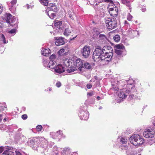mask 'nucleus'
<instances>
[{
    "label": "nucleus",
    "instance_id": "f257e3e1",
    "mask_svg": "<svg viewBox=\"0 0 155 155\" xmlns=\"http://www.w3.org/2000/svg\"><path fill=\"white\" fill-rule=\"evenodd\" d=\"M108 48H111L109 47L104 46L102 49L100 47H98L94 52L92 58L94 62H97L99 64L104 65L107 64L110 61V58H111L112 53H110L105 58L106 53L107 52L104 51Z\"/></svg>",
    "mask_w": 155,
    "mask_h": 155
},
{
    "label": "nucleus",
    "instance_id": "f03ea898",
    "mask_svg": "<svg viewBox=\"0 0 155 155\" xmlns=\"http://www.w3.org/2000/svg\"><path fill=\"white\" fill-rule=\"evenodd\" d=\"M128 81H117V80H112L111 82L112 87L110 88V91H114L117 93V91L119 89H121L122 87L125 85L126 83H127Z\"/></svg>",
    "mask_w": 155,
    "mask_h": 155
},
{
    "label": "nucleus",
    "instance_id": "7ed1b4c3",
    "mask_svg": "<svg viewBox=\"0 0 155 155\" xmlns=\"http://www.w3.org/2000/svg\"><path fill=\"white\" fill-rule=\"evenodd\" d=\"M130 142L135 146H139L144 143V140L138 134H134L130 138Z\"/></svg>",
    "mask_w": 155,
    "mask_h": 155
},
{
    "label": "nucleus",
    "instance_id": "20e7f679",
    "mask_svg": "<svg viewBox=\"0 0 155 155\" xmlns=\"http://www.w3.org/2000/svg\"><path fill=\"white\" fill-rule=\"evenodd\" d=\"M106 26L109 29L112 30L116 28L117 26V20L115 18H107L105 19Z\"/></svg>",
    "mask_w": 155,
    "mask_h": 155
},
{
    "label": "nucleus",
    "instance_id": "39448f33",
    "mask_svg": "<svg viewBox=\"0 0 155 155\" xmlns=\"http://www.w3.org/2000/svg\"><path fill=\"white\" fill-rule=\"evenodd\" d=\"M74 63L77 69V72H76L75 73L83 72L84 69L83 64L84 61L81 59L78 58L75 62L74 61Z\"/></svg>",
    "mask_w": 155,
    "mask_h": 155
},
{
    "label": "nucleus",
    "instance_id": "423d86ee",
    "mask_svg": "<svg viewBox=\"0 0 155 155\" xmlns=\"http://www.w3.org/2000/svg\"><path fill=\"white\" fill-rule=\"evenodd\" d=\"M116 48L115 52L118 55L123 56L126 54V52L124 46L122 45H115Z\"/></svg>",
    "mask_w": 155,
    "mask_h": 155
},
{
    "label": "nucleus",
    "instance_id": "0eeeda50",
    "mask_svg": "<svg viewBox=\"0 0 155 155\" xmlns=\"http://www.w3.org/2000/svg\"><path fill=\"white\" fill-rule=\"evenodd\" d=\"M91 48L89 46H85L81 51V53L83 56L85 58L88 57L90 54Z\"/></svg>",
    "mask_w": 155,
    "mask_h": 155
},
{
    "label": "nucleus",
    "instance_id": "6e6552de",
    "mask_svg": "<svg viewBox=\"0 0 155 155\" xmlns=\"http://www.w3.org/2000/svg\"><path fill=\"white\" fill-rule=\"evenodd\" d=\"M155 131L153 129H148L143 132V136L146 138H151L154 135Z\"/></svg>",
    "mask_w": 155,
    "mask_h": 155
},
{
    "label": "nucleus",
    "instance_id": "1a4fd4ad",
    "mask_svg": "<svg viewBox=\"0 0 155 155\" xmlns=\"http://www.w3.org/2000/svg\"><path fill=\"white\" fill-rule=\"evenodd\" d=\"M108 10L110 15L114 17H116L117 15L118 12V9L116 6L111 8L110 5H109L107 7Z\"/></svg>",
    "mask_w": 155,
    "mask_h": 155
},
{
    "label": "nucleus",
    "instance_id": "9d476101",
    "mask_svg": "<svg viewBox=\"0 0 155 155\" xmlns=\"http://www.w3.org/2000/svg\"><path fill=\"white\" fill-rule=\"evenodd\" d=\"M126 88H123V89H119L117 91V92H114L116 93L117 96L121 99L123 100L126 98L127 97V95L125 94L124 92H126Z\"/></svg>",
    "mask_w": 155,
    "mask_h": 155
},
{
    "label": "nucleus",
    "instance_id": "9b49d317",
    "mask_svg": "<svg viewBox=\"0 0 155 155\" xmlns=\"http://www.w3.org/2000/svg\"><path fill=\"white\" fill-rule=\"evenodd\" d=\"M28 143L31 146H33L34 147L39 146V142L38 141V137H35L29 140Z\"/></svg>",
    "mask_w": 155,
    "mask_h": 155
},
{
    "label": "nucleus",
    "instance_id": "f8f14e48",
    "mask_svg": "<svg viewBox=\"0 0 155 155\" xmlns=\"http://www.w3.org/2000/svg\"><path fill=\"white\" fill-rule=\"evenodd\" d=\"M38 141L39 142V146L44 148L47 146L48 141L44 138L41 137H38Z\"/></svg>",
    "mask_w": 155,
    "mask_h": 155
},
{
    "label": "nucleus",
    "instance_id": "ddd939ff",
    "mask_svg": "<svg viewBox=\"0 0 155 155\" xmlns=\"http://www.w3.org/2000/svg\"><path fill=\"white\" fill-rule=\"evenodd\" d=\"M79 116L81 120H86L89 117V114L87 111L81 110L80 112Z\"/></svg>",
    "mask_w": 155,
    "mask_h": 155
},
{
    "label": "nucleus",
    "instance_id": "4468645a",
    "mask_svg": "<svg viewBox=\"0 0 155 155\" xmlns=\"http://www.w3.org/2000/svg\"><path fill=\"white\" fill-rule=\"evenodd\" d=\"M53 69L57 74H61L64 71L65 69L61 65L59 64L54 67Z\"/></svg>",
    "mask_w": 155,
    "mask_h": 155
},
{
    "label": "nucleus",
    "instance_id": "2eb2a0df",
    "mask_svg": "<svg viewBox=\"0 0 155 155\" xmlns=\"http://www.w3.org/2000/svg\"><path fill=\"white\" fill-rule=\"evenodd\" d=\"M67 71L69 73H71L75 71L77 72V69L75 65L74 61L73 62H71V64L68 67Z\"/></svg>",
    "mask_w": 155,
    "mask_h": 155
},
{
    "label": "nucleus",
    "instance_id": "dca6fc26",
    "mask_svg": "<svg viewBox=\"0 0 155 155\" xmlns=\"http://www.w3.org/2000/svg\"><path fill=\"white\" fill-rule=\"evenodd\" d=\"M132 82H133V81L131 80H129L128 81L127 83V88H126V93L129 94L131 92L130 89L133 88V84L132 83H131Z\"/></svg>",
    "mask_w": 155,
    "mask_h": 155
},
{
    "label": "nucleus",
    "instance_id": "f3484780",
    "mask_svg": "<svg viewBox=\"0 0 155 155\" xmlns=\"http://www.w3.org/2000/svg\"><path fill=\"white\" fill-rule=\"evenodd\" d=\"M64 38L62 37H55V39L56 40L55 42V44L57 46L62 45L64 44Z\"/></svg>",
    "mask_w": 155,
    "mask_h": 155
},
{
    "label": "nucleus",
    "instance_id": "a211bd4d",
    "mask_svg": "<svg viewBox=\"0 0 155 155\" xmlns=\"http://www.w3.org/2000/svg\"><path fill=\"white\" fill-rule=\"evenodd\" d=\"M128 35L131 37H134L138 35V32L135 30L130 29L127 31Z\"/></svg>",
    "mask_w": 155,
    "mask_h": 155
},
{
    "label": "nucleus",
    "instance_id": "6ab92c4d",
    "mask_svg": "<svg viewBox=\"0 0 155 155\" xmlns=\"http://www.w3.org/2000/svg\"><path fill=\"white\" fill-rule=\"evenodd\" d=\"M120 148L122 150H126V153L127 155H135L133 152H131L130 153H129L128 150H130V148L128 150V147L125 145H122L120 147Z\"/></svg>",
    "mask_w": 155,
    "mask_h": 155
},
{
    "label": "nucleus",
    "instance_id": "aec40b11",
    "mask_svg": "<svg viewBox=\"0 0 155 155\" xmlns=\"http://www.w3.org/2000/svg\"><path fill=\"white\" fill-rule=\"evenodd\" d=\"M62 134V131L59 130L56 133H51L50 135L52 136V137L54 139H55L57 137H60L61 136V134Z\"/></svg>",
    "mask_w": 155,
    "mask_h": 155
},
{
    "label": "nucleus",
    "instance_id": "412c9836",
    "mask_svg": "<svg viewBox=\"0 0 155 155\" xmlns=\"http://www.w3.org/2000/svg\"><path fill=\"white\" fill-rule=\"evenodd\" d=\"M62 24V23L61 21L58 20H56L54 21L55 27L60 30H61L62 29V27H61Z\"/></svg>",
    "mask_w": 155,
    "mask_h": 155
},
{
    "label": "nucleus",
    "instance_id": "4be33fe9",
    "mask_svg": "<svg viewBox=\"0 0 155 155\" xmlns=\"http://www.w3.org/2000/svg\"><path fill=\"white\" fill-rule=\"evenodd\" d=\"M57 63L53 61L49 60V61L48 62V66L47 68H49L51 69H53L54 67L56 66Z\"/></svg>",
    "mask_w": 155,
    "mask_h": 155
},
{
    "label": "nucleus",
    "instance_id": "5701e85b",
    "mask_svg": "<svg viewBox=\"0 0 155 155\" xmlns=\"http://www.w3.org/2000/svg\"><path fill=\"white\" fill-rule=\"evenodd\" d=\"M74 61L71 59H66L63 61V63L66 66L68 67L71 64V62H73Z\"/></svg>",
    "mask_w": 155,
    "mask_h": 155
},
{
    "label": "nucleus",
    "instance_id": "b1692460",
    "mask_svg": "<svg viewBox=\"0 0 155 155\" xmlns=\"http://www.w3.org/2000/svg\"><path fill=\"white\" fill-rule=\"evenodd\" d=\"M51 53V51L49 48H47L46 49H45L42 50L41 51V53L42 54L45 56H47V55L50 54Z\"/></svg>",
    "mask_w": 155,
    "mask_h": 155
},
{
    "label": "nucleus",
    "instance_id": "393cba45",
    "mask_svg": "<svg viewBox=\"0 0 155 155\" xmlns=\"http://www.w3.org/2000/svg\"><path fill=\"white\" fill-rule=\"evenodd\" d=\"M7 147L8 148V150H5L3 154L5 155H14V152L12 151L10 149H9V147H8V146H7Z\"/></svg>",
    "mask_w": 155,
    "mask_h": 155
},
{
    "label": "nucleus",
    "instance_id": "a878e982",
    "mask_svg": "<svg viewBox=\"0 0 155 155\" xmlns=\"http://www.w3.org/2000/svg\"><path fill=\"white\" fill-rule=\"evenodd\" d=\"M48 9H47L46 10V14L51 19H53L55 16V14L54 13H51V11H48Z\"/></svg>",
    "mask_w": 155,
    "mask_h": 155
},
{
    "label": "nucleus",
    "instance_id": "bb28decb",
    "mask_svg": "<svg viewBox=\"0 0 155 155\" xmlns=\"http://www.w3.org/2000/svg\"><path fill=\"white\" fill-rule=\"evenodd\" d=\"M107 47H110L111 49H110V48H109V49H107V50H105V51H104V52H107V53H106V55H105V58H106V57H107V55H108V54L109 53H112V55H111V58H110V61H111V58H112V56L113 55V52H112V51H113V50H112V48L110 47V46H106Z\"/></svg>",
    "mask_w": 155,
    "mask_h": 155
},
{
    "label": "nucleus",
    "instance_id": "cd10ccee",
    "mask_svg": "<svg viewBox=\"0 0 155 155\" xmlns=\"http://www.w3.org/2000/svg\"><path fill=\"white\" fill-rule=\"evenodd\" d=\"M70 153V149L68 148L65 147L62 152V155H68Z\"/></svg>",
    "mask_w": 155,
    "mask_h": 155
},
{
    "label": "nucleus",
    "instance_id": "c85d7f7f",
    "mask_svg": "<svg viewBox=\"0 0 155 155\" xmlns=\"http://www.w3.org/2000/svg\"><path fill=\"white\" fill-rule=\"evenodd\" d=\"M72 30L71 29L69 28H67L65 29L64 31V35L66 36H68L70 33H71Z\"/></svg>",
    "mask_w": 155,
    "mask_h": 155
},
{
    "label": "nucleus",
    "instance_id": "c756f323",
    "mask_svg": "<svg viewBox=\"0 0 155 155\" xmlns=\"http://www.w3.org/2000/svg\"><path fill=\"white\" fill-rule=\"evenodd\" d=\"M122 2V3L126 5V6L130 7V2L129 0H121Z\"/></svg>",
    "mask_w": 155,
    "mask_h": 155
},
{
    "label": "nucleus",
    "instance_id": "7c9ffc66",
    "mask_svg": "<svg viewBox=\"0 0 155 155\" xmlns=\"http://www.w3.org/2000/svg\"><path fill=\"white\" fill-rule=\"evenodd\" d=\"M83 64L84 69H90L91 68V65L88 62H84Z\"/></svg>",
    "mask_w": 155,
    "mask_h": 155
},
{
    "label": "nucleus",
    "instance_id": "2f4dec72",
    "mask_svg": "<svg viewBox=\"0 0 155 155\" xmlns=\"http://www.w3.org/2000/svg\"><path fill=\"white\" fill-rule=\"evenodd\" d=\"M11 18L12 15L10 14H7L6 18V22L8 23H10Z\"/></svg>",
    "mask_w": 155,
    "mask_h": 155
},
{
    "label": "nucleus",
    "instance_id": "473e14b6",
    "mask_svg": "<svg viewBox=\"0 0 155 155\" xmlns=\"http://www.w3.org/2000/svg\"><path fill=\"white\" fill-rule=\"evenodd\" d=\"M99 40H101L102 41H106L107 39L106 36L104 35L101 34L99 35Z\"/></svg>",
    "mask_w": 155,
    "mask_h": 155
},
{
    "label": "nucleus",
    "instance_id": "72a5a7b5",
    "mask_svg": "<svg viewBox=\"0 0 155 155\" xmlns=\"http://www.w3.org/2000/svg\"><path fill=\"white\" fill-rule=\"evenodd\" d=\"M0 41H1L2 43L6 44L7 43L5 40V37L4 35L2 34L1 37L0 38Z\"/></svg>",
    "mask_w": 155,
    "mask_h": 155
},
{
    "label": "nucleus",
    "instance_id": "f704fd0d",
    "mask_svg": "<svg viewBox=\"0 0 155 155\" xmlns=\"http://www.w3.org/2000/svg\"><path fill=\"white\" fill-rule=\"evenodd\" d=\"M40 3L43 5L47 6L48 4V0H39Z\"/></svg>",
    "mask_w": 155,
    "mask_h": 155
},
{
    "label": "nucleus",
    "instance_id": "c9c22d12",
    "mask_svg": "<svg viewBox=\"0 0 155 155\" xmlns=\"http://www.w3.org/2000/svg\"><path fill=\"white\" fill-rule=\"evenodd\" d=\"M56 56L55 54H53L51 55L49 57V59L50 60L53 61L55 62H56Z\"/></svg>",
    "mask_w": 155,
    "mask_h": 155
},
{
    "label": "nucleus",
    "instance_id": "e433bc0d",
    "mask_svg": "<svg viewBox=\"0 0 155 155\" xmlns=\"http://www.w3.org/2000/svg\"><path fill=\"white\" fill-rule=\"evenodd\" d=\"M120 142L122 144H125L127 143V140L125 138L122 137L120 139Z\"/></svg>",
    "mask_w": 155,
    "mask_h": 155
},
{
    "label": "nucleus",
    "instance_id": "4c0bfd02",
    "mask_svg": "<svg viewBox=\"0 0 155 155\" xmlns=\"http://www.w3.org/2000/svg\"><path fill=\"white\" fill-rule=\"evenodd\" d=\"M68 14L69 15V17L71 18L72 19H73V15L74 14L73 11L72 10H69L68 11Z\"/></svg>",
    "mask_w": 155,
    "mask_h": 155
},
{
    "label": "nucleus",
    "instance_id": "58836bf2",
    "mask_svg": "<svg viewBox=\"0 0 155 155\" xmlns=\"http://www.w3.org/2000/svg\"><path fill=\"white\" fill-rule=\"evenodd\" d=\"M113 39L115 42H118L120 41V38L119 35H117L113 37Z\"/></svg>",
    "mask_w": 155,
    "mask_h": 155
},
{
    "label": "nucleus",
    "instance_id": "ea45409f",
    "mask_svg": "<svg viewBox=\"0 0 155 155\" xmlns=\"http://www.w3.org/2000/svg\"><path fill=\"white\" fill-rule=\"evenodd\" d=\"M48 61L45 59H44L43 60V64L44 66L45 67H47Z\"/></svg>",
    "mask_w": 155,
    "mask_h": 155
},
{
    "label": "nucleus",
    "instance_id": "a19ab883",
    "mask_svg": "<svg viewBox=\"0 0 155 155\" xmlns=\"http://www.w3.org/2000/svg\"><path fill=\"white\" fill-rule=\"evenodd\" d=\"M133 17L129 13L127 16V19L129 21H132Z\"/></svg>",
    "mask_w": 155,
    "mask_h": 155
},
{
    "label": "nucleus",
    "instance_id": "79ce46f5",
    "mask_svg": "<svg viewBox=\"0 0 155 155\" xmlns=\"http://www.w3.org/2000/svg\"><path fill=\"white\" fill-rule=\"evenodd\" d=\"M64 50L62 48L58 52V53L60 55H63V54H65L64 53Z\"/></svg>",
    "mask_w": 155,
    "mask_h": 155
},
{
    "label": "nucleus",
    "instance_id": "37998d69",
    "mask_svg": "<svg viewBox=\"0 0 155 155\" xmlns=\"http://www.w3.org/2000/svg\"><path fill=\"white\" fill-rule=\"evenodd\" d=\"M6 109V107L5 106H2L0 107V112H2Z\"/></svg>",
    "mask_w": 155,
    "mask_h": 155
},
{
    "label": "nucleus",
    "instance_id": "c03bdc74",
    "mask_svg": "<svg viewBox=\"0 0 155 155\" xmlns=\"http://www.w3.org/2000/svg\"><path fill=\"white\" fill-rule=\"evenodd\" d=\"M26 139L25 137L23 135H20L19 136V139L21 140V141L24 140Z\"/></svg>",
    "mask_w": 155,
    "mask_h": 155
},
{
    "label": "nucleus",
    "instance_id": "a18cd8bd",
    "mask_svg": "<svg viewBox=\"0 0 155 155\" xmlns=\"http://www.w3.org/2000/svg\"><path fill=\"white\" fill-rule=\"evenodd\" d=\"M17 3L16 0H12L11 1V3L12 5V6L13 7V5H15Z\"/></svg>",
    "mask_w": 155,
    "mask_h": 155
},
{
    "label": "nucleus",
    "instance_id": "49530a36",
    "mask_svg": "<svg viewBox=\"0 0 155 155\" xmlns=\"http://www.w3.org/2000/svg\"><path fill=\"white\" fill-rule=\"evenodd\" d=\"M36 128L38 131H41L42 129V127L41 125H38L37 126Z\"/></svg>",
    "mask_w": 155,
    "mask_h": 155
},
{
    "label": "nucleus",
    "instance_id": "de8ad7c7",
    "mask_svg": "<svg viewBox=\"0 0 155 155\" xmlns=\"http://www.w3.org/2000/svg\"><path fill=\"white\" fill-rule=\"evenodd\" d=\"M104 1L105 2H110L109 4V5H110V4H113V3L112 0H104Z\"/></svg>",
    "mask_w": 155,
    "mask_h": 155
},
{
    "label": "nucleus",
    "instance_id": "09e8293b",
    "mask_svg": "<svg viewBox=\"0 0 155 155\" xmlns=\"http://www.w3.org/2000/svg\"><path fill=\"white\" fill-rule=\"evenodd\" d=\"M16 29H12L11 31H9V32L11 34H13L15 33Z\"/></svg>",
    "mask_w": 155,
    "mask_h": 155
},
{
    "label": "nucleus",
    "instance_id": "8fccbe9b",
    "mask_svg": "<svg viewBox=\"0 0 155 155\" xmlns=\"http://www.w3.org/2000/svg\"><path fill=\"white\" fill-rule=\"evenodd\" d=\"M27 117H28L26 114H23L21 116L22 118L24 120L26 119Z\"/></svg>",
    "mask_w": 155,
    "mask_h": 155
},
{
    "label": "nucleus",
    "instance_id": "3c124183",
    "mask_svg": "<svg viewBox=\"0 0 155 155\" xmlns=\"http://www.w3.org/2000/svg\"><path fill=\"white\" fill-rule=\"evenodd\" d=\"M15 152L16 153V155H23V154L21 153L19 151L15 150Z\"/></svg>",
    "mask_w": 155,
    "mask_h": 155
},
{
    "label": "nucleus",
    "instance_id": "603ef678",
    "mask_svg": "<svg viewBox=\"0 0 155 155\" xmlns=\"http://www.w3.org/2000/svg\"><path fill=\"white\" fill-rule=\"evenodd\" d=\"M61 84L59 81L57 82L56 84V86L58 87H60L61 86Z\"/></svg>",
    "mask_w": 155,
    "mask_h": 155
},
{
    "label": "nucleus",
    "instance_id": "864d4df0",
    "mask_svg": "<svg viewBox=\"0 0 155 155\" xmlns=\"http://www.w3.org/2000/svg\"><path fill=\"white\" fill-rule=\"evenodd\" d=\"M16 20V18L15 17H13L12 18H11V23H13L14 21Z\"/></svg>",
    "mask_w": 155,
    "mask_h": 155
},
{
    "label": "nucleus",
    "instance_id": "5fc2aeb1",
    "mask_svg": "<svg viewBox=\"0 0 155 155\" xmlns=\"http://www.w3.org/2000/svg\"><path fill=\"white\" fill-rule=\"evenodd\" d=\"M92 87V85L91 84H87V87L88 89H90Z\"/></svg>",
    "mask_w": 155,
    "mask_h": 155
},
{
    "label": "nucleus",
    "instance_id": "6e6d98bb",
    "mask_svg": "<svg viewBox=\"0 0 155 155\" xmlns=\"http://www.w3.org/2000/svg\"><path fill=\"white\" fill-rule=\"evenodd\" d=\"M4 150V147H0V153H1Z\"/></svg>",
    "mask_w": 155,
    "mask_h": 155
},
{
    "label": "nucleus",
    "instance_id": "4d7b16f0",
    "mask_svg": "<svg viewBox=\"0 0 155 155\" xmlns=\"http://www.w3.org/2000/svg\"><path fill=\"white\" fill-rule=\"evenodd\" d=\"M49 6L53 7L54 6V4L53 3H50L48 5Z\"/></svg>",
    "mask_w": 155,
    "mask_h": 155
},
{
    "label": "nucleus",
    "instance_id": "13d9d810",
    "mask_svg": "<svg viewBox=\"0 0 155 155\" xmlns=\"http://www.w3.org/2000/svg\"><path fill=\"white\" fill-rule=\"evenodd\" d=\"M142 10L143 12H144L146 10V8L145 7H143L142 8Z\"/></svg>",
    "mask_w": 155,
    "mask_h": 155
},
{
    "label": "nucleus",
    "instance_id": "bf43d9fd",
    "mask_svg": "<svg viewBox=\"0 0 155 155\" xmlns=\"http://www.w3.org/2000/svg\"><path fill=\"white\" fill-rule=\"evenodd\" d=\"M2 7L1 5H0V14L1 13L2 11Z\"/></svg>",
    "mask_w": 155,
    "mask_h": 155
},
{
    "label": "nucleus",
    "instance_id": "052dcab7",
    "mask_svg": "<svg viewBox=\"0 0 155 155\" xmlns=\"http://www.w3.org/2000/svg\"><path fill=\"white\" fill-rule=\"evenodd\" d=\"M2 115L1 114H0V122H1L2 120Z\"/></svg>",
    "mask_w": 155,
    "mask_h": 155
},
{
    "label": "nucleus",
    "instance_id": "680f3d73",
    "mask_svg": "<svg viewBox=\"0 0 155 155\" xmlns=\"http://www.w3.org/2000/svg\"><path fill=\"white\" fill-rule=\"evenodd\" d=\"M124 23L125 25H128L129 24L128 23L127 21H125Z\"/></svg>",
    "mask_w": 155,
    "mask_h": 155
},
{
    "label": "nucleus",
    "instance_id": "e2e57ef3",
    "mask_svg": "<svg viewBox=\"0 0 155 155\" xmlns=\"http://www.w3.org/2000/svg\"><path fill=\"white\" fill-rule=\"evenodd\" d=\"M77 37V35L75 37H74V38H70V39L71 40H74V38H76V37Z\"/></svg>",
    "mask_w": 155,
    "mask_h": 155
},
{
    "label": "nucleus",
    "instance_id": "0e129e2a",
    "mask_svg": "<svg viewBox=\"0 0 155 155\" xmlns=\"http://www.w3.org/2000/svg\"><path fill=\"white\" fill-rule=\"evenodd\" d=\"M97 98L98 100H99L100 99V97L99 96H97Z\"/></svg>",
    "mask_w": 155,
    "mask_h": 155
},
{
    "label": "nucleus",
    "instance_id": "69168bd1",
    "mask_svg": "<svg viewBox=\"0 0 155 155\" xmlns=\"http://www.w3.org/2000/svg\"><path fill=\"white\" fill-rule=\"evenodd\" d=\"M99 33H100L99 31H97L96 34H97V35H98L99 34Z\"/></svg>",
    "mask_w": 155,
    "mask_h": 155
},
{
    "label": "nucleus",
    "instance_id": "338daca9",
    "mask_svg": "<svg viewBox=\"0 0 155 155\" xmlns=\"http://www.w3.org/2000/svg\"><path fill=\"white\" fill-rule=\"evenodd\" d=\"M27 5V9H28L29 8V5Z\"/></svg>",
    "mask_w": 155,
    "mask_h": 155
},
{
    "label": "nucleus",
    "instance_id": "774afa93",
    "mask_svg": "<svg viewBox=\"0 0 155 155\" xmlns=\"http://www.w3.org/2000/svg\"><path fill=\"white\" fill-rule=\"evenodd\" d=\"M110 5L111 7V8H113V7H114V6H113V5H114V4H110Z\"/></svg>",
    "mask_w": 155,
    "mask_h": 155
}]
</instances>
